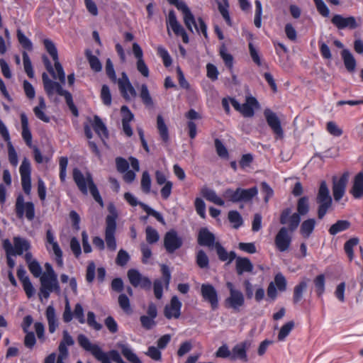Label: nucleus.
Masks as SVG:
<instances>
[{"mask_svg": "<svg viewBox=\"0 0 363 363\" xmlns=\"http://www.w3.org/2000/svg\"><path fill=\"white\" fill-rule=\"evenodd\" d=\"M73 179L82 194L86 195L89 187L90 193L94 200L101 206V207H104L103 199L100 196L99 190L93 181L92 176L89 172H86V174H84L79 169H74L73 170Z\"/></svg>", "mask_w": 363, "mask_h": 363, "instance_id": "1", "label": "nucleus"}, {"mask_svg": "<svg viewBox=\"0 0 363 363\" xmlns=\"http://www.w3.org/2000/svg\"><path fill=\"white\" fill-rule=\"evenodd\" d=\"M44 89L49 97H51L55 93L64 96L67 106L74 116H78V111L74 106L72 94L64 90L60 83L51 80L48 75L43 72L42 74Z\"/></svg>", "mask_w": 363, "mask_h": 363, "instance_id": "2", "label": "nucleus"}, {"mask_svg": "<svg viewBox=\"0 0 363 363\" xmlns=\"http://www.w3.org/2000/svg\"><path fill=\"white\" fill-rule=\"evenodd\" d=\"M109 214L106 218L105 241L107 247L111 250H116V241L115 233L116 230V219L118 218V212L113 203L108 206Z\"/></svg>", "mask_w": 363, "mask_h": 363, "instance_id": "3", "label": "nucleus"}, {"mask_svg": "<svg viewBox=\"0 0 363 363\" xmlns=\"http://www.w3.org/2000/svg\"><path fill=\"white\" fill-rule=\"evenodd\" d=\"M315 201L318 205V218L321 220L331 208L333 203V199L325 181L320 182Z\"/></svg>", "mask_w": 363, "mask_h": 363, "instance_id": "4", "label": "nucleus"}, {"mask_svg": "<svg viewBox=\"0 0 363 363\" xmlns=\"http://www.w3.org/2000/svg\"><path fill=\"white\" fill-rule=\"evenodd\" d=\"M226 286L229 290V296L224 301L225 307L239 312L245 305L244 294L241 291L235 289L232 282L228 281Z\"/></svg>", "mask_w": 363, "mask_h": 363, "instance_id": "5", "label": "nucleus"}, {"mask_svg": "<svg viewBox=\"0 0 363 363\" xmlns=\"http://www.w3.org/2000/svg\"><path fill=\"white\" fill-rule=\"evenodd\" d=\"M40 281V287L38 296L40 301H43V298L48 299L52 292L57 295L60 294L61 290L57 277L41 275Z\"/></svg>", "mask_w": 363, "mask_h": 363, "instance_id": "6", "label": "nucleus"}, {"mask_svg": "<svg viewBox=\"0 0 363 363\" xmlns=\"http://www.w3.org/2000/svg\"><path fill=\"white\" fill-rule=\"evenodd\" d=\"M233 107L242 116L252 118L255 115V111L259 108L258 101L252 96H246L244 104H240L235 99H230Z\"/></svg>", "mask_w": 363, "mask_h": 363, "instance_id": "7", "label": "nucleus"}, {"mask_svg": "<svg viewBox=\"0 0 363 363\" xmlns=\"http://www.w3.org/2000/svg\"><path fill=\"white\" fill-rule=\"evenodd\" d=\"M15 211L18 218H23L25 215L26 218L31 221L35 218L34 204L30 201L25 202L22 194H19L17 196L15 204Z\"/></svg>", "mask_w": 363, "mask_h": 363, "instance_id": "8", "label": "nucleus"}, {"mask_svg": "<svg viewBox=\"0 0 363 363\" xmlns=\"http://www.w3.org/2000/svg\"><path fill=\"white\" fill-rule=\"evenodd\" d=\"M350 173L345 172L340 177L333 176V195L335 201H339L345 195L346 187L349 181Z\"/></svg>", "mask_w": 363, "mask_h": 363, "instance_id": "9", "label": "nucleus"}, {"mask_svg": "<svg viewBox=\"0 0 363 363\" xmlns=\"http://www.w3.org/2000/svg\"><path fill=\"white\" fill-rule=\"evenodd\" d=\"M293 233L286 227H281L274 238V245L280 252H287L292 242Z\"/></svg>", "mask_w": 363, "mask_h": 363, "instance_id": "10", "label": "nucleus"}, {"mask_svg": "<svg viewBox=\"0 0 363 363\" xmlns=\"http://www.w3.org/2000/svg\"><path fill=\"white\" fill-rule=\"evenodd\" d=\"M264 116L268 125L272 129L273 133L275 135L277 140L282 139L284 133L281 125V121L277 115L269 108H266L264 111Z\"/></svg>", "mask_w": 363, "mask_h": 363, "instance_id": "11", "label": "nucleus"}, {"mask_svg": "<svg viewBox=\"0 0 363 363\" xmlns=\"http://www.w3.org/2000/svg\"><path fill=\"white\" fill-rule=\"evenodd\" d=\"M279 221L282 225L288 224L286 228L289 231L294 233L300 224L301 216L296 213L291 214V209L286 208L281 211Z\"/></svg>", "mask_w": 363, "mask_h": 363, "instance_id": "12", "label": "nucleus"}, {"mask_svg": "<svg viewBox=\"0 0 363 363\" xmlns=\"http://www.w3.org/2000/svg\"><path fill=\"white\" fill-rule=\"evenodd\" d=\"M124 199L132 206H136L139 205L147 213L148 216L155 217L157 220H158L162 225H165V221L161 213L152 209L147 204L143 202H138L136 198L132 194L129 192L125 193L124 194Z\"/></svg>", "mask_w": 363, "mask_h": 363, "instance_id": "13", "label": "nucleus"}, {"mask_svg": "<svg viewBox=\"0 0 363 363\" xmlns=\"http://www.w3.org/2000/svg\"><path fill=\"white\" fill-rule=\"evenodd\" d=\"M127 277L131 285L135 288L140 287L144 289H150L151 281L147 277L143 276L138 270L130 269L127 272Z\"/></svg>", "mask_w": 363, "mask_h": 363, "instance_id": "14", "label": "nucleus"}, {"mask_svg": "<svg viewBox=\"0 0 363 363\" xmlns=\"http://www.w3.org/2000/svg\"><path fill=\"white\" fill-rule=\"evenodd\" d=\"M201 294L203 299L209 303L212 310L218 308V295L214 286L210 284H203L201 286Z\"/></svg>", "mask_w": 363, "mask_h": 363, "instance_id": "15", "label": "nucleus"}, {"mask_svg": "<svg viewBox=\"0 0 363 363\" xmlns=\"http://www.w3.org/2000/svg\"><path fill=\"white\" fill-rule=\"evenodd\" d=\"M46 248L48 251L52 249L55 255V260L57 265L60 267L63 266L62 251L60 249L57 242L55 240V235L50 228L46 232Z\"/></svg>", "mask_w": 363, "mask_h": 363, "instance_id": "16", "label": "nucleus"}, {"mask_svg": "<svg viewBox=\"0 0 363 363\" xmlns=\"http://www.w3.org/2000/svg\"><path fill=\"white\" fill-rule=\"evenodd\" d=\"M183 244L182 239L174 230L167 232L164 237V247L168 253H173Z\"/></svg>", "mask_w": 363, "mask_h": 363, "instance_id": "17", "label": "nucleus"}, {"mask_svg": "<svg viewBox=\"0 0 363 363\" xmlns=\"http://www.w3.org/2000/svg\"><path fill=\"white\" fill-rule=\"evenodd\" d=\"M359 23L354 16L343 17L342 15L335 14L331 19L332 23L338 29H355L359 26L361 20L358 19Z\"/></svg>", "mask_w": 363, "mask_h": 363, "instance_id": "18", "label": "nucleus"}, {"mask_svg": "<svg viewBox=\"0 0 363 363\" xmlns=\"http://www.w3.org/2000/svg\"><path fill=\"white\" fill-rule=\"evenodd\" d=\"M182 302L177 296L172 297L169 304L164 306V315L167 319H177L181 315Z\"/></svg>", "mask_w": 363, "mask_h": 363, "instance_id": "19", "label": "nucleus"}, {"mask_svg": "<svg viewBox=\"0 0 363 363\" xmlns=\"http://www.w3.org/2000/svg\"><path fill=\"white\" fill-rule=\"evenodd\" d=\"M118 84L121 94L125 99H130V96H136V91L125 72L122 73V77L118 80Z\"/></svg>", "mask_w": 363, "mask_h": 363, "instance_id": "20", "label": "nucleus"}, {"mask_svg": "<svg viewBox=\"0 0 363 363\" xmlns=\"http://www.w3.org/2000/svg\"><path fill=\"white\" fill-rule=\"evenodd\" d=\"M174 5L182 12L185 26L189 31H192V26H196V20L187 5L184 1L179 0Z\"/></svg>", "mask_w": 363, "mask_h": 363, "instance_id": "21", "label": "nucleus"}, {"mask_svg": "<svg viewBox=\"0 0 363 363\" xmlns=\"http://www.w3.org/2000/svg\"><path fill=\"white\" fill-rule=\"evenodd\" d=\"M251 342L245 340L234 346L232 350L231 359H239L243 362H247V350L250 347Z\"/></svg>", "mask_w": 363, "mask_h": 363, "instance_id": "22", "label": "nucleus"}, {"mask_svg": "<svg viewBox=\"0 0 363 363\" xmlns=\"http://www.w3.org/2000/svg\"><path fill=\"white\" fill-rule=\"evenodd\" d=\"M215 235L207 228H203L199 230L198 235V243L201 246H206L209 248L214 247Z\"/></svg>", "mask_w": 363, "mask_h": 363, "instance_id": "23", "label": "nucleus"}, {"mask_svg": "<svg viewBox=\"0 0 363 363\" xmlns=\"http://www.w3.org/2000/svg\"><path fill=\"white\" fill-rule=\"evenodd\" d=\"M167 33L168 35H170L169 28H172L173 32L177 35H179V34L184 30L182 26L179 23L177 19V16L175 12L172 10L169 12L168 17L167 19Z\"/></svg>", "mask_w": 363, "mask_h": 363, "instance_id": "24", "label": "nucleus"}, {"mask_svg": "<svg viewBox=\"0 0 363 363\" xmlns=\"http://www.w3.org/2000/svg\"><path fill=\"white\" fill-rule=\"evenodd\" d=\"M77 340L82 347L90 352L94 357L97 356L102 351L97 345L92 344L84 335H79Z\"/></svg>", "mask_w": 363, "mask_h": 363, "instance_id": "25", "label": "nucleus"}, {"mask_svg": "<svg viewBox=\"0 0 363 363\" xmlns=\"http://www.w3.org/2000/svg\"><path fill=\"white\" fill-rule=\"evenodd\" d=\"M350 193L354 199L363 197V172H359L354 177Z\"/></svg>", "mask_w": 363, "mask_h": 363, "instance_id": "26", "label": "nucleus"}, {"mask_svg": "<svg viewBox=\"0 0 363 363\" xmlns=\"http://www.w3.org/2000/svg\"><path fill=\"white\" fill-rule=\"evenodd\" d=\"M235 268L237 274L241 275L244 272H252L253 264L248 258L238 257L235 261Z\"/></svg>", "mask_w": 363, "mask_h": 363, "instance_id": "27", "label": "nucleus"}, {"mask_svg": "<svg viewBox=\"0 0 363 363\" xmlns=\"http://www.w3.org/2000/svg\"><path fill=\"white\" fill-rule=\"evenodd\" d=\"M21 122L22 126V138L28 147H32V134L28 127V119L26 113H21Z\"/></svg>", "mask_w": 363, "mask_h": 363, "instance_id": "28", "label": "nucleus"}, {"mask_svg": "<svg viewBox=\"0 0 363 363\" xmlns=\"http://www.w3.org/2000/svg\"><path fill=\"white\" fill-rule=\"evenodd\" d=\"M45 315L48 323L49 332L53 333L58 327V322L56 318L55 310L52 306H48Z\"/></svg>", "mask_w": 363, "mask_h": 363, "instance_id": "29", "label": "nucleus"}, {"mask_svg": "<svg viewBox=\"0 0 363 363\" xmlns=\"http://www.w3.org/2000/svg\"><path fill=\"white\" fill-rule=\"evenodd\" d=\"M238 189V202H248L250 201L253 197H255L257 193V188L254 186L250 189Z\"/></svg>", "mask_w": 363, "mask_h": 363, "instance_id": "30", "label": "nucleus"}, {"mask_svg": "<svg viewBox=\"0 0 363 363\" xmlns=\"http://www.w3.org/2000/svg\"><path fill=\"white\" fill-rule=\"evenodd\" d=\"M201 193L202 196L208 201L218 205L223 206L224 201L220 198L213 189H208L207 187L202 188Z\"/></svg>", "mask_w": 363, "mask_h": 363, "instance_id": "31", "label": "nucleus"}, {"mask_svg": "<svg viewBox=\"0 0 363 363\" xmlns=\"http://www.w3.org/2000/svg\"><path fill=\"white\" fill-rule=\"evenodd\" d=\"M341 56L347 70L350 72H353L356 67V60L350 51L349 50L344 49L341 52Z\"/></svg>", "mask_w": 363, "mask_h": 363, "instance_id": "32", "label": "nucleus"}, {"mask_svg": "<svg viewBox=\"0 0 363 363\" xmlns=\"http://www.w3.org/2000/svg\"><path fill=\"white\" fill-rule=\"evenodd\" d=\"M13 245H14V255H21L24 251H27L30 248L29 242L19 237H15L13 238Z\"/></svg>", "mask_w": 363, "mask_h": 363, "instance_id": "33", "label": "nucleus"}, {"mask_svg": "<svg viewBox=\"0 0 363 363\" xmlns=\"http://www.w3.org/2000/svg\"><path fill=\"white\" fill-rule=\"evenodd\" d=\"M74 344V340L72 337L69 334L67 330L62 333V339L60 342L58 351L60 353L69 354L67 346H72Z\"/></svg>", "mask_w": 363, "mask_h": 363, "instance_id": "34", "label": "nucleus"}, {"mask_svg": "<svg viewBox=\"0 0 363 363\" xmlns=\"http://www.w3.org/2000/svg\"><path fill=\"white\" fill-rule=\"evenodd\" d=\"M315 226V220L314 218H308L304 220L300 228V233L304 238H308L313 233Z\"/></svg>", "mask_w": 363, "mask_h": 363, "instance_id": "35", "label": "nucleus"}, {"mask_svg": "<svg viewBox=\"0 0 363 363\" xmlns=\"http://www.w3.org/2000/svg\"><path fill=\"white\" fill-rule=\"evenodd\" d=\"M308 286V280H302L295 286L294 289L293 302L298 303L303 298V292L306 290Z\"/></svg>", "mask_w": 363, "mask_h": 363, "instance_id": "36", "label": "nucleus"}, {"mask_svg": "<svg viewBox=\"0 0 363 363\" xmlns=\"http://www.w3.org/2000/svg\"><path fill=\"white\" fill-rule=\"evenodd\" d=\"M157 128L158 129L160 138L162 141L165 143L169 141V132L168 128L164 121V119L161 115H158L157 117Z\"/></svg>", "mask_w": 363, "mask_h": 363, "instance_id": "37", "label": "nucleus"}, {"mask_svg": "<svg viewBox=\"0 0 363 363\" xmlns=\"http://www.w3.org/2000/svg\"><path fill=\"white\" fill-rule=\"evenodd\" d=\"M85 55L89 63L90 67L93 71L96 72L101 71L102 65L101 62L96 56L92 54V52L90 50H86Z\"/></svg>", "mask_w": 363, "mask_h": 363, "instance_id": "38", "label": "nucleus"}, {"mask_svg": "<svg viewBox=\"0 0 363 363\" xmlns=\"http://www.w3.org/2000/svg\"><path fill=\"white\" fill-rule=\"evenodd\" d=\"M93 128L95 132L99 135V137H108V130L105 125V124L103 123L101 119L98 116H95L94 117V121H93Z\"/></svg>", "mask_w": 363, "mask_h": 363, "instance_id": "39", "label": "nucleus"}, {"mask_svg": "<svg viewBox=\"0 0 363 363\" xmlns=\"http://www.w3.org/2000/svg\"><path fill=\"white\" fill-rule=\"evenodd\" d=\"M350 226V223L346 220H337L335 223L332 225L329 229V233L335 235L342 231L346 230Z\"/></svg>", "mask_w": 363, "mask_h": 363, "instance_id": "40", "label": "nucleus"}, {"mask_svg": "<svg viewBox=\"0 0 363 363\" xmlns=\"http://www.w3.org/2000/svg\"><path fill=\"white\" fill-rule=\"evenodd\" d=\"M140 97L145 106L148 108H152L154 106L153 100L150 96L147 86L146 84L141 85Z\"/></svg>", "mask_w": 363, "mask_h": 363, "instance_id": "41", "label": "nucleus"}, {"mask_svg": "<svg viewBox=\"0 0 363 363\" xmlns=\"http://www.w3.org/2000/svg\"><path fill=\"white\" fill-rule=\"evenodd\" d=\"M297 212L299 216H305L309 211V199L307 196L301 197L297 202Z\"/></svg>", "mask_w": 363, "mask_h": 363, "instance_id": "42", "label": "nucleus"}, {"mask_svg": "<svg viewBox=\"0 0 363 363\" xmlns=\"http://www.w3.org/2000/svg\"><path fill=\"white\" fill-rule=\"evenodd\" d=\"M119 347L121 350L123 355L131 363H142L137 355L125 345H121Z\"/></svg>", "mask_w": 363, "mask_h": 363, "instance_id": "43", "label": "nucleus"}, {"mask_svg": "<svg viewBox=\"0 0 363 363\" xmlns=\"http://www.w3.org/2000/svg\"><path fill=\"white\" fill-rule=\"evenodd\" d=\"M358 243L359 239L357 238H352L345 243L344 250L350 261H352L354 258L353 247L357 246Z\"/></svg>", "mask_w": 363, "mask_h": 363, "instance_id": "44", "label": "nucleus"}, {"mask_svg": "<svg viewBox=\"0 0 363 363\" xmlns=\"http://www.w3.org/2000/svg\"><path fill=\"white\" fill-rule=\"evenodd\" d=\"M315 292L318 297H320L325 292V276L320 274L313 280Z\"/></svg>", "mask_w": 363, "mask_h": 363, "instance_id": "45", "label": "nucleus"}, {"mask_svg": "<svg viewBox=\"0 0 363 363\" xmlns=\"http://www.w3.org/2000/svg\"><path fill=\"white\" fill-rule=\"evenodd\" d=\"M294 328V322L293 320L289 321L285 323L279 330L278 334V340L279 341H283L285 338L289 335L291 331Z\"/></svg>", "mask_w": 363, "mask_h": 363, "instance_id": "46", "label": "nucleus"}, {"mask_svg": "<svg viewBox=\"0 0 363 363\" xmlns=\"http://www.w3.org/2000/svg\"><path fill=\"white\" fill-rule=\"evenodd\" d=\"M146 240L149 244L156 243L159 239L160 235L158 232L151 226H147L145 229Z\"/></svg>", "mask_w": 363, "mask_h": 363, "instance_id": "47", "label": "nucleus"}, {"mask_svg": "<svg viewBox=\"0 0 363 363\" xmlns=\"http://www.w3.org/2000/svg\"><path fill=\"white\" fill-rule=\"evenodd\" d=\"M196 264L201 269L208 268L209 266V259L206 252L200 250L196 255Z\"/></svg>", "mask_w": 363, "mask_h": 363, "instance_id": "48", "label": "nucleus"}, {"mask_svg": "<svg viewBox=\"0 0 363 363\" xmlns=\"http://www.w3.org/2000/svg\"><path fill=\"white\" fill-rule=\"evenodd\" d=\"M22 55H23L24 70H25L26 73L27 74V75L30 78H33L34 72L33 69V66H32L30 57L26 51L23 52Z\"/></svg>", "mask_w": 363, "mask_h": 363, "instance_id": "49", "label": "nucleus"}, {"mask_svg": "<svg viewBox=\"0 0 363 363\" xmlns=\"http://www.w3.org/2000/svg\"><path fill=\"white\" fill-rule=\"evenodd\" d=\"M44 46L47 52L50 55L53 60L58 59L57 50L53 42L49 39H45L43 41Z\"/></svg>", "mask_w": 363, "mask_h": 363, "instance_id": "50", "label": "nucleus"}, {"mask_svg": "<svg viewBox=\"0 0 363 363\" xmlns=\"http://www.w3.org/2000/svg\"><path fill=\"white\" fill-rule=\"evenodd\" d=\"M17 38L21 46L28 50H31L33 48V44L31 41L23 34V33L18 29L17 30Z\"/></svg>", "mask_w": 363, "mask_h": 363, "instance_id": "51", "label": "nucleus"}, {"mask_svg": "<svg viewBox=\"0 0 363 363\" xmlns=\"http://www.w3.org/2000/svg\"><path fill=\"white\" fill-rule=\"evenodd\" d=\"M220 55L222 59L223 60L225 65L228 68L232 69L233 64V57L232 55H230V53H228L227 52V48H225V45H222L220 47Z\"/></svg>", "mask_w": 363, "mask_h": 363, "instance_id": "52", "label": "nucleus"}, {"mask_svg": "<svg viewBox=\"0 0 363 363\" xmlns=\"http://www.w3.org/2000/svg\"><path fill=\"white\" fill-rule=\"evenodd\" d=\"M151 188V179L147 172H144L142 174L141 178V189L145 194H148L150 191Z\"/></svg>", "mask_w": 363, "mask_h": 363, "instance_id": "53", "label": "nucleus"}, {"mask_svg": "<svg viewBox=\"0 0 363 363\" xmlns=\"http://www.w3.org/2000/svg\"><path fill=\"white\" fill-rule=\"evenodd\" d=\"M228 219L233 223L235 228H239L242 224V219L240 213L236 211H230L228 213Z\"/></svg>", "mask_w": 363, "mask_h": 363, "instance_id": "54", "label": "nucleus"}, {"mask_svg": "<svg viewBox=\"0 0 363 363\" xmlns=\"http://www.w3.org/2000/svg\"><path fill=\"white\" fill-rule=\"evenodd\" d=\"M130 259V255L128 253L121 249L118 251L116 259V263L121 267L125 266Z\"/></svg>", "mask_w": 363, "mask_h": 363, "instance_id": "55", "label": "nucleus"}, {"mask_svg": "<svg viewBox=\"0 0 363 363\" xmlns=\"http://www.w3.org/2000/svg\"><path fill=\"white\" fill-rule=\"evenodd\" d=\"M30 163L27 158H24L19 168L21 177H30Z\"/></svg>", "mask_w": 363, "mask_h": 363, "instance_id": "56", "label": "nucleus"}, {"mask_svg": "<svg viewBox=\"0 0 363 363\" xmlns=\"http://www.w3.org/2000/svg\"><path fill=\"white\" fill-rule=\"evenodd\" d=\"M140 321L141 325L145 330H151L156 325V321L155 320V318L148 317L145 315L140 316Z\"/></svg>", "mask_w": 363, "mask_h": 363, "instance_id": "57", "label": "nucleus"}, {"mask_svg": "<svg viewBox=\"0 0 363 363\" xmlns=\"http://www.w3.org/2000/svg\"><path fill=\"white\" fill-rule=\"evenodd\" d=\"M118 304L120 307L126 313H131V308L130 305V301L128 296L122 294L119 295L118 296Z\"/></svg>", "mask_w": 363, "mask_h": 363, "instance_id": "58", "label": "nucleus"}, {"mask_svg": "<svg viewBox=\"0 0 363 363\" xmlns=\"http://www.w3.org/2000/svg\"><path fill=\"white\" fill-rule=\"evenodd\" d=\"M54 62L55 69L56 70V72H55L57 77L56 79H58L61 84H64L65 83V74L63 70L62 66L59 62V59L54 60Z\"/></svg>", "mask_w": 363, "mask_h": 363, "instance_id": "59", "label": "nucleus"}, {"mask_svg": "<svg viewBox=\"0 0 363 363\" xmlns=\"http://www.w3.org/2000/svg\"><path fill=\"white\" fill-rule=\"evenodd\" d=\"M326 128L328 132L335 137H339L342 134V130L333 121L327 123Z\"/></svg>", "mask_w": 363, "mask_h": 363, "instance_id": "60", "label": "nucleus"}, {"mask_svg": "<svg viewBox=\"0 0 363 363\" xmlns=\"http://www.w3.org/2000/svg\"><path fill=\"white\" fill-rule=\"evenodd\" d=\"M194 206L196 213L202 218H206V204L203 199L196 198L194 201Z\"/></svg>", "mask_w": 363, "mask_h": 363, "instance_id": "61", "label": "nucleus"}, {"mask_svg": "<svg viewBox=\"0 0 363 363\" xmlns=\"http://www.w3.org/2000/svg\"><path fill=\"white\" fill-rule=\"evenodd\" d=\"M101 98L106 106H110L111 104V95L109 87L107 85H103L101 91Z\"/></svg>", "mask_w": 363, "mask_h": 363, "instance_id": "62", "label": "nucleus"}, {"mask_svg": "<svg viewBox=\"0 0 363 363\" xmlns=\"http://www.w3.org/2000/svg\"><path fill=\"white\" fill-rule=\"evenodd\" d=\"M86 323L91 328L96 330H100L102 328V325L96 320V316L94 312L89 311L87 313Z\"/></svg>", "mask_w": 363, "mask_h": 363, "instance_id": "63", "label": "nucleus"}, {"mask_svg": "<svg viewBox=\"0 0 363 363\" xmlns=\"http://www.w3.org/2000/svg\"><path fill=\"white\" fill-rule=\"evenodd\" d=\"M157 54L162 58L165 67H169L172 64V58L167 50L162 46L157 48Z\"/></svg>", "mask_w": 363, "mask_h": 363, "instance_id": "64", "label": "nucleus"}]
</instances>
